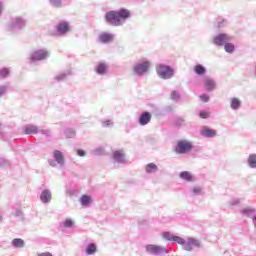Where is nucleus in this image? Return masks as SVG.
Wrapping results in <instances>:
<instances>
[{
  "label": "nucleus",
  "instance_id": "nucleus-1",
  "mask_svg": "<svg viewBox=\"0 0 256 256\" xmlns=\"http://www.w3.org/2000/svg\"><path fill=\"white\" fill-rule=\"evenodd\" d=\"M129 17H131V11L128 9H121L119 11L106 12L105 21L114 27H119V25H123Z\"/></svg>",
  "mask_w": 256,
  "mask_h": 256
},
{
  "label": "nucleus",
  "instance_id": "nucleus-2",
  "mask_svg": "<svg viewBox=\"0 0 256 256\" xmlns=\"http://www.w3.org/2000/svg\"><path fill=\"white\" fill-rule=\"evenodd\" d=\"M172 241H175L176 243H178V245H183V249L185 251H193V247H201V242L194 238H188V240L185 241L179 236H174Z\"/></svg>",
  "mask_w": 256,
  "mask_h": 256
},
{
  "label": "nucleus",
  "instance_id": "nucleus-3",
  "mask_svg": "<svg viewBox=\"0 0 256 256\" xmlns=\"http://www.w3.org/2000/svg\"><path fill=\"white\" fill-rule=\"evenodd\" d=\"M191 149H193V143L187 140H179L175 147V152L178 153V155H185L190 153Z\"/></svg>",
  "mask_w": 256,
  "mask_h": 256
},
{
  "label": "nucleus",
  "instance_id": "nucleus-4",
  "mask_svg": "<svg viewBox=\"0 0 256 256\" xmlns=\"http://www.w3.org/2000/svg\"><path fill=\"white\" fill-rule=\"evenodd\" d=\"M159 77L162 79H171L173 77V69L169 66H165L163 64L158 65L156 69Z\"/></svg>",
  "mask_w": 256,
  "mask_h": 256
},
{
  "label": "nucleus",
  "instance_id": "nucleus-5",
  "mask_svg": "<svg viewBox=\"0 0 256 256\" xmlns=\"http://www.w3.org/2000/svg\"><path fill=\"white\" fill-rule=\"evenodd\" d=\"M231 41V36L228 34H218L216 37H214V45H217L218 47H222L225 43H229Z\"/></svg>",
  "mask_w": 256,
  "mask_h": 256
},
{
  "label": "nucleus",
  "instance_id": "nucleus-6",
  "mask_svg": "<svg viewBox=\"0 0 256 256\" xmlns=\"http://www.w3.org/2000/svg\"><path fill=\"white\" fill-rule=\"evenodd\" d=\"M49 57V52L46 50H38L32 53L31 61H43V59H47Z\"/></svg>",
  "mask_w": 256,
  "mask_h": 256
},
{
  "label": "nucleus",
  "instance_id": "nucleus-7",
  "mask_svg": "<svg viewBox=\"0 0 256 256\" xmlns=\"http://www.w3.org/2000/svg\"><path fill=\"white\" fill-rule=\"evenodd\" d=\"M150 65L151 63H149L148 61L137 64L136 66H134V72L137 75H143L144 73H147V71H149Z\"/></svg>",
  "mask_w": 256,
  "mask_h": 256
},
{
  "label": "nucleus",
  "instance_id": "nucleus-8",
  "mask_svg": "<svg viewBox=\"0 0 256 256\" xmlns=\"http://www.w3.org/2000/svg\"><path fill=\"white\" fill-rule=\"evenodd\" d=\"M71 31V26H69L68 22H61L57 25V33L58 35H65Z\"/></svg>",
  "mask_w": 256,
  "mask_h": 256
},
{
  "label": "nucleus",
  "instance_id": "nucleus-9",
  "mask_svg": "<svg viewBox=\"0 0 256 256\" xmlns=\"http://www.w3.org/2000/svg\"><path fill=\"white\" fill-rule=\"evenodd\" d=\"M98 40L100 43H111V41H113V34L104 32L99 35Z\"/></svg>",
  "mask_w": 256,
  "mask_h": 256
},
{
  "label": "nucleus",
  "instance_id": "nucleus-10",
  "mask_svg": "<svg viewBox=\"0 0 256 256\" xmlns=\"http://www.w3.org/2000/svg\"><path fill=\"white\" fill-rule=\"evenodd\" d=\"M201 135H203V137H208V138L216 137L217 136V130L210 129V128L205 126L203 128L202 132H201Z\"/></svg>",
  "mask_w": 256,
  "mask_h": 256
},
{
  "label": "nucleus",
  "instance_id": "nucleus-11",
  "mask_svg": "<svg viewBox=\"0 0 256 256\" xmlns=\"http://www.w3.org/2000/svg\"><path fill=\"white\" fill-rule=\"evenodd\" d=\"M151 117L149 112H143L139 118L140 125H147L151 121Z\"/></svg>",
  "mask_w": 256,
  "mask_h": 256
},
{
  "label": "nucleus",
  "instance_id": "nucleus-12",
  "mask_svg": "<svg viewBox=\"0 0 256 256\" xmlns=\"http://www.w3.org/2000/svg\"><path fill=\"white\" fill-rule=\"evenodd\" d=\"M53 155L55 161L58 162L59 165H63L65 163V156H63V153L61 151L54 150Z\"/></svg>",
  "mask_w": 256,
  "mask_h": 256
},
{
  "label": "nucleus",
  "instance_id": "nucleus-13",
  "mask_svg": "<svg viewBox=\"0 0 256 256\" xmlns=\"http://www.w3.org/2000/svg\"><path fill=\"white\" fill-rule=\"evenodd\" d=\"M204 87L207 91H213L215 87H217V84H215V81L213 79H206L204 81Z\"/></svg>",
  "mask_w": 256,
  "mask_h": 256
},
{
  "label": "nucleus",
  "instance_id": "nucleus-14",
  "mask_svg": "<svg viewBox=\"0 0 256 256\" xmlns=\"http://www.w3.org/2000/svg\"><path fill=\"white\" fill-rule=\"evenodd\" d=\"M113 159H115L117 163H123V160L125 159V154L121 150L115 151L113 153Z\"/></svg>",
  "mask_w": 256,
  "mask_h": 256
},
{
  "label": "nucleus",
  "instance_id": "nucleus-15",
  "mask_svg": "<svg viewBox=\"0 0 256 256\" xmlns=\"http://www.w3.org/2000/svg\"><path fill=\"white\" fill-rule=\"evenodd\" d=\"M146 251L148 253H152V255H158V253H161V247L155 245H147Z\"/></svg>",
  "mask_w": 256,
  "mask_h": 256
},
{
  "label": "nucleus",
  "instance_id": "nucleus-16",
  "mask_svg": "<svg viewBox=\"0 0 256 256\" xmlns=\"http://www.w3.org/2000/svg\"><path fill=\"white\" fill-rule=\"evenodd\" d=\"M93 199L89 195H83L80 198V203L82 207H89V203H92Z\"/></svg>",
  "mask_w": 256,
  "mask_h": 256
},
{
  "label": "nucleus",
  "instance_id": "nucleus-17",
  "mask_svg": "<svg viewBox=\"0 0 256 256\" xmlns=\"http://www.w3.org/2000/svg\"><path fill=\"white\" fill-rule=\"evenodd\" d=\"M40 199L43 203H49V201H51V192H49V190H44L41 193Z\"/></svg>",
  "mask_w": 256,
  "mask_h": 256
},
{
  "label": "nucleus",
  "instance_id": "nucleus-18",
  "mask_svg": "<svg viewBox=\"0 0 256 256\" xmlns=\"http://www.w3.org/2000/svg\"><path fill=\"white\" fill-rule=\"evenodd\" d=\"M180 178L183 179L184 181H188V182L194 181L193 175H191V172H189V171L181 172Z\"/></svg>",
  "mask_w": 256,
  "mask_h": 256
},
{
  "label": "nucleus",
  "instance_id": "nucleus-19",
  "mask_svg": "<svg viewBox=\"0 0 256 256\" xmlns=\"http://www.w3.org/2000/svg\"><path fill=\"white\" fill-rule=\"evenodd\" d=\"M230 105L232 109L237 110L241 107V100H239V98H232L230 100Z\"/></svg>",
  "mask_w": 256,
  "mask_h": 256
},
{
  "label": "nucleus",
  "instance_id": "nucleus-20",
  "mask_svg": "<svg viewBox=\"0 0 256 256\" xmlns=\"http://www.w3.org/2000/svg\"><path fill=\"white\" fill-rule=\"evenodd\" d=\"M39 128H37V126H28L25 128V133H27V135H36V133H38Z\"/></svg>",
  "mask_w": 256,
  "mask_h": 256
},
{
  "label": "nucleus",
  "instance_id": "nucleus-21",
  "mask_svg": "<svg viewBox=\"0 0 256 256\" xmlns=\"http://www.w3.org/2000/svg\"><path fill=\"white\" fill-rule=\"evenodd\" d=\"M97 252V246L92 243V244H89L86 248V253L87 255H93V253H96Z\"/></svg>",
  "mask_w": 256,
  "mask_h": 256
},
{
  "label": "nucleus",
  "instance_id": "nucleus-22",
  "mask_svg": "<svg viewBox=\"0 0 256 256\" xmlns=\"http://www.w3.org/2000/svg\"><path fill=\"white\" fill-rule=\"evenodd\" d=\"M105 71H107V65L105 63H100L96 69L98 75H104Z\"/></svg>",
  "mask_w": 256,
  "mask_h": 256
},
{
  "label": "nucleus",
  "instance_id": "nucleus-23",
  "mask_svg": "<svg viewBox=\"0 0 256 256\" xmlns=\"http://www.w3.org/2000/svg\"><path fill=\"white\" fill-rule=\"evenodd\" d=\"M157 171V165L154 163H149L146 165V173H155Z\"/></svg>",
  "mask_w": 256,
  "mask_h": 256
},
{
  "label": "nucleus",
  "instance_id": "nucleus-24",
  "mask_svg": "<svg viewBox=\"0 0 256 256\" xmlns=\"http://www.w3.org/2000/svg\"><path fill=\"white\" fill-rule=\"evenodd\" d=\"M194 71L197 75H204L206 70L205 67H203V65L199 64L194 67Z\"/></svg>",
  "mask_w": 256,
  "mask_h": 256
},
{
  "label": "nucleus",
  "instance_id": "nucleus-25",
  "mask_svg": "<svg viewBox=\"0 0 256 256\" xmlns=\"http://www.w3.org/2000/svg\"><path fill=\"white\" fill-rule=\"evenodd\" d=\"M12 245H14V247H23L25 245V241L21 238H15L12 241Z\"/></svg>",
  "mask_w": 256,
  "mask_h": 256
},
{
  "label": "nucleus",
  "instance_id": "nucleus-26",
  "mask_svg": "<svg viewBox=\"0 0 256 256\" xmlns=\"http://www.w3.org/2000/svg\"><path fill=\"white\" fill-rule=\"evenodd\" d=\"M224 49H225L226 53H233V51H235V45H233V43L226 42Z\"/></svg>",
  "mask_w": 256,
  "mask_h": 256
},
{
  "label": "nucleus",
  "instance_id": "nucleus-27",
  "mask_svg": "<svg viewBox=\"0 0 256 256\" xmlns=\"http://www.w3.org/2000/svg\"><path fill=\"white\" fill-rule=\"evenodd\" d=\"M248 163H249L250 167H252V168L256 167V155L255 154H251L249 156Z\"/></svg>",
  "mask_w": 256,
  "mask_h": 256
},
{
  "label": "nucleus",
  "instance_id": "nucleus-28",
  "mask_svg": "<svg viewBox=\"0 0 256 256\" xmlns=\"http://www.w3.org/2000/svg\"><path fill=\"white\" fill-rule=\"evenodd\" d=\"M9 68H2L0 70V77H2L3 79H5V77H9Z\"/></svg>",
  "mask_w": 256,
  "mask_h": 256
},
{
  "label": "nucleus",
  "instance_id": "nucleus-29",
  "mask_svg": "<svg viewBox=\"0 0 256 256\" xmlns=\"http://www.w3.org/2000/svg\"><path fill=\"white\" fill-rule=\"evenodd\" d=\"M162 236L164 239H166V241H173V239L175 238V235H172L169 232H164Z\"/></svg>",
  "mask_w": 256,
  "mask_h": 256
},
{
  "label": "nucleus",
  "instance_id": "nucleus-30",
  "mask_svg": "<svg viewBox=\"0 0 256 256\" xmlns=\"http://www.w3.org/2000/svg\"><path fill=\"white\" fill-rule=\"evenodd\" d=\"M199 117H201V119H209V117H211V113L207 111H201L199 113Z\"/></svg>",
  "mask_w": 256,
  "mask_h": 256
},
{
  "label": "nucleus",
  "instance_id": "nucleus-31",
  "mask_svg": "<svg viewBox=\"0 0 256 256\" xmlns=\"http://www.w3.org/2000/svg\"><path fill=\"white\" fill-rule=\"evenodd\" d=\"M201 191H203V188H201V186H195L194 188H192V193L194 195H201Z\"/></svg>",
  "mask_w": 256,
  "mask_h": 256
},
{
  "label": "nucleus",
  "instance_id": "nucleus-32",
  "mask_svg": "<svg viewBox=\"0 0 256 256\" xmlns=\"http://www.w3.org/2000/svg\"><path fill=\"white\" fill-rule=\"evenodd\" d=\"M63 226L66 227V228L73 227V220L67 219V220L63 223Z\"/></svg>",
  "mask_w": 256,
  "mask_h": 256
},
{
  "label": "nucleus",
  "instance_id": "nucleus-33",
  "mask_svg": "<svg viewBox=\"0 0 256 256\" xmlns=\"http://www.w3.org/2000/svg\"><path fill=\"white\" fill-rule=\"evenodd\" d=\"M171 99H173V101H179V93H177L176 91H173L171 93Z\"/></svg>",
  "mask_w": 256,
  "mask_h": 256
},
{
  "label": "nucleus",
  "instance_id": "nucleus-34",
  "mask_svg": "<svg viewBox=\"0 0 256 256\" xmlns=\"http://www.w3.org/2000/svg\"><path fill=\"white\" fill-rule=\"evenodd\" d=\"M50 3L54 5V7H61V0H50Z\"/></svg>",
  "mask_w": 256,
  "mask_h": 256
},
{
  "label": "nucleus",
  "instance_id": "nucleus-35",
  "mask_svg": "<svg viewBox=\"0 0 256 256\" xmlns=\"http://www.w3.org/2000/svg\"><path fill=\"white\" fill-rule=\"evenodd\" d=\"M199 98H200L201 101H203L204 103H208V101H209V96H208L207 94L200 95Z\"/></svg>",
  "mask_w": 256,
  "mask_h": 256
},
{
  "label": "nucleus",
  "instance_id": "nucleus-36",
  "mask_svg": "<svg viewBox=\"0 0 256 256\" xmlns=\"http://www.w3.org/2000/svg\"><path fill=\"white\" fill-rule=\"evenodd\" d=\"M76 151L79 157H85V155H87V152H85V150L77 149Z\"/></svg>",
  "mask_w": 256,
  "mask_h": 256
},
{
  "label": "nucleus",
  "instance_id": "nucleus-37",
  "mask_svg": "<svg viewBox=\"0 0 256 256\" xmlns=\"http://www.w3.org/2000/svg\"><path fill=\"white\" fill-rule=\"evenodd\" d=\"M38 256H53V254H51V252H44V253L38 254Z\"/></svg>",
  "mask_w": 256,
  "mask_h": 256
},
{
  "label": "nucleus",
  "instance_id": "nucleus-38",
  "mask_svg": "<svg viewBox=\"0 0 256 256\" xmlns=\"http://www.w3.org/2000/svg\"><path fill=\"white\" fill-rule=\"evenodd\" d=\"M3 93H5V88H0V97L3 95Z\"/></svg>",
  "mask_w": 256,
  "mask_h": 256
},
{
  "label": "nucleus",
  "instance_id": "nucleus-39",
  "mask_svg": "<svg viewBox=\"0 0 256 256\" xmlns=\"http://www.w3.org/2000/svg\"><path fill=\"white\" fill-rule=\"evenodd\" d=\"M18 23H23V20L21 18L17 19Z\"/></svg>",
  "mask_w": 256,
  "mask_h": 256
},
{
  "label": "nucleus",
  "instance_id": "nucleus-40",
  "mask_svg": "<svg viewBox=\"0 0 256 256\" xmlns=\"http://www.w3.org/2000/svg\"><path fill=\"white\" fill-rule=\"evenodd\" d=\"M111 121H106L105 125H110Z\"/></svg>",
  "mask_w": 256,
  "mask_h": 256
},
{
  "label": "nucleus",
  "instance_id": "nucleus-41",
  "mask_svg": "<svg viewBox=\"0 0 256 256\" xmlns=\"http://www.w3.org/2000/svg\"><path fill=\"white\" fill-rule=\"evenodd\" d=\"M0 13H1V7H0Z\"/></svg>",
  "mask_w": 256,
  "mask_h": 256
},
{
  "label": "nucleus",
  "instance_id": "nucleus-42",
  "mask_svg": "<svg viewBox=\"0 0 256 256\" xmlns=\"http://www.w3.org/2000/svg\"><path fill=\"white\" fill-rule=\"evenodd\" d=\"M0 219H2V217L0 216Z\"/></svg>",
  "mask_w": 256,
  "mask_h": 256
}]
</instances>
